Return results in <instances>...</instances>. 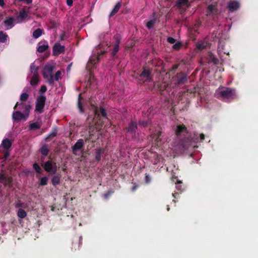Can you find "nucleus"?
I'll return each mask as SVG.
<instances>
[{"label": "nucleus", "instance_id": "obj_19", "mask_svg": "<svg viewBox=\"0 0 258 258\" xmlns=\"http://www.w3.org/2000/svg\"><path fill=\"white\" fill-rule=\"evenodd\" d=\"M15 22V19L13 18H9L4 21V24L7 27V29L12 28L14 26V23Z\"/></svg>", "mask_w": 258, "mask_h": 258}, {"label": "nucleus", "instance_id": "obj_20", "mask_svg": "<svg viewBox=\"0 0 258 258\" xmlns=\"http://www.w3.org/2000/svg\"><path fill=\"white\" fill-rule=\"evenodd\" d=\"M137 127V125L136 122H132L129 124V126L127 128V133L128 134L134 135L135 133Z\"/></svg>", "mask_w": 258, "mask_h": 258}, {"label": "nucleus", "instance_id": "obj_2", "mask_svg": "<svg viewBox=\"0 0 258 258\" xmlns=\"http://www.w3.org/2000/svg\"><path fill=\"white\" fill-rule=\"evenodd\" d=\"M216 96L218 98L224 101L232 99L235 95V91L229 88L219 87L216 91Z\"/></svg>", "mask_w": 258, "mask_h": 258}, {"label": "nucleus", "instance_id": "obj_9", "mask_svg": "<svg viewBox=\"0 0 258 258\" xmlns=\"http://www.w3.org/2000/svg\"><path fill=\"white\" fill-rule=\"evenodd\" d=\"M29 19L27 13L24 10H22L20 11L19 15L15 19V21L16 23H21Z\"/></svg>", "mask_w": 258, "mask_h": 258}, {"label": "nucleus", "instance_id": "obj_13", "mask_svg": "<svg viewBox=\"0 0 258 258\" xmlns=\"http://www.w3.org/2000/svg\"><path fill=\"white\" fill-rule=\"evenodd\" d=\"M194 0H178L176 6L178 8L186 9L190 6V4Z\"/></svg>", "mask_w": 258, "mask_h": 258}, {"label": "nucleus", "instance_id": "obj_24", "mask_svg": "<svg viewBox=\"0 0 258 258\" xmlns=\"http://www.w3.org/2000/svg\"><path fill=\"white\" fill-rule=\"evenodd\" d=\"M104 152V150L101 148H99L96 150L95 159L98 161L101 160V157L102 153Z\"/></svg>", "mask_w": 258, "mask_h": 258}, {"label": "nucleus", "instance_id": "obj_46", "mask_svg": "<svg viewBox=\"0 0 258 258\" xmlns=\"http://www.w3.org/2000/svg\"><path fill=\"white\" fill-rule=\"evenodd\" d=\"M20 2H23L27 4H31L32 2V0H18Z\"/></svg>", "mask_w": 258, "mask_h": 258}, {"label": "nucleus", "instance_id": "obj_48", "mask_svg": "<svg viewBox=\"0 0 258 258\" xmlns=\"http://www.w3.org/2000/svg\"><path fill=\"white\" fill-rule=\"evenodd\" d=\"M73 0H67V4L69 6H71L73 4Z\"/></svg>", "mask_w": 258, "mask_h": 258}, {"label": "nucleus", "instance_id": "obj_50", "mask_svg": "<svg viewBox=\"0 0 258 258\" xmlns=\"http://www.w3.org/2000/svg\"><path fill=\"white\" fill-rule=\"evenodd\" d=\"M111 193L112 192H108L107 194L104 195V198L105 199L107 198L111 194Z\"/></svg>", "mask_w": 258, "mask_h": 258}, {"label": "nucleus", "instance_id": "obj_31", "mask_svg": "<svg viewBox=\"0 0 258 258\" xmlns=\"http://www.w3.org/2000/svg\"><path fill=\"white\" fill-rule=\"evenodd\" d=\"M216 7L215 6H213L212 5H210L208 7V15H211V14H213L214 12L216 11Z\"/></svg>", "mask_w": 258, "mask_h": 258}, {"label": "nucleus", "instance_id": "obj_27", "mask_svg": "<svg viewBox=\"0 0 258 258\" xmlns=\"http://www.w3.org/2000/svg\"><path fill=\"white\" fill-rule=\"evenodd\" d=\"M51 182L53 185H56L60 182V176L58 175L54 176L52 179Z\"/></svg>", "mask_w": 258, "mask_h": 258}, {"label": "nucleus", "instance_id": "obj_30", "mask_svg": "<svg viewBox=\"0 0 258 258\" xmlns=\"http://www.w3.org/2000/svg\"><path fill=\"white\" fill-rule=\"evenodd\" d=\"M18 216L20 218H24L26 216V212L22 209H20L19 210H18Z\"/></svg>", "mask_w": 258, "mask_h": 258}, {"label": "nucleus", "instance_id": "obj_51", "mask_svg": "<svg viewBox=\"0 0 258 258\" xmlns=\"http://www.w3.org/2000/svg\"><path fill=\"white\" fill-rule=\"evenodd\" d=\"M200 139L201 141H203L204 139V135L202 134L200 135Z\"/></svg>", "mask_w": 258, "mask_h": 258}, {"label": "nucleus", "instance_id": "obj_44", "mask_svg": "<svg viewBox=\"0 0 258 258\" xmlns=\"http://www.w3.org/2000/svg\"><path fill=\"white\" fill-rule=\"evenodd\" d=\"M47 90V88L44 85H43L41 86L40 89V92L41 93H44Z\"/></svg>", "mask_w": 258, "mask_h": 258}, {"label": "nucleus", "instance_id": "obj_36", "mask_svg": "<svg viewBox=\"0 0 258 258\" xmlns=\"http://www.w3.org/2000/svg\"><path fill=\"white\" fill-rule=\"evenodd\" d=\"M81 95L80 94L79 96V98H78V108H79V111L83 113V112H84V110L83 109L82 105L81 104Z\"/></svg>", "mask_w": 258, "mask_h": 258}, {"label": "nucleus", "instance_id": "obj_28", "mask_svg": "<svg viewBox=\"0 0 258 258\" xmlns=\"http://www.w3.org/2000/svg\"><path fill=\"white\" fill-rule=\"evenodd\" d=\"M208 45V43L206 41H202L197 45V48L201 50L205 48Z\"/></svg>", "mask_w": 258, "mask_h": 258}, {"label": "nucleus", "instance_id": "obj_7", "mask_svg": "<svg viewBox=\"0 0 258 258\" xmlns=\"http://www.w3.org/2000/svg\"><path fill=\"white\" fill-rule=\"evenodd\" d=\"M44 168L46 171L50 174H55L57 170V167L56 163L51 161H47L44 164Z\"/></svg>", "mask_w": 258, "mask_h": 258}, {"label": "nucleus", "instance_id": "obj_12", "mask_svg": "<svg viewBox=\"0 0 258 258\" xmlns=\"http://www.w3.org/2000/svg\"><path fill=\"white\" fill-rule=\"evenodd\" d=\"M229 11L232 12L238 10L240 7V3L237 1H231L227 5Z\"/></svg>", "mask_w": 258, "mask_h": 258}, {"label": "nucleus", "instance_id": "obj_49", "mask_svg": "<svg viewBox=\"0 0 258 258\" xmlns=\"http://www.w3.org/2000/svg\"><path fill=\"white\" fill-rule=\"evenodd\" d=\"M5 6L4 0H0V6L4 7Z\"/></svg>", "mask_w": 258, "mask_h": 258}, {"label": "nucleus", "instance_id": "obj_22", "mask_svg": "<svg viewBox=\"0 0 258 258\" xmlns=\"http://www.w3.org/2000/svg\"><path fill=\"white\" fill-rule=\"evenodd\" d=\"M9 40L8 35L5 32L0 31V42L5 43Z\"/></svg>", "mask_w": 258, "mask_h": 258}, {"label": "nucleus", "instance_id": "obj_14", "mask_svg": "<svg viewBox=\"0 0 258 258\" xmlns=\"http://www.w3.org/2000/svg\"><path fill=\"white\" fill-rule=\"evenodd\" d=\"M64 51V47L57 43L54 44L53 47V54L54 55H58Z\"/></svg>", "mask_w": 258, "mask_h": 258}, {"label": "nucleus", "instance_id": "obj_40", "mask_svg": "<svg viewBox=\"0 0 258 258\" xmlns=\"http://www.w3.org/2000/svg\"><path fill=\"white\" fill-rule=\"evenodd\" d=\"M28 95L26 93H22L20 96V99L22 101H26L28 99Z\"/></svg>", "mask_w": 258, "mask_h": 258}, {"label": "nucleus", "instance_id": "obj_15", "mask_svg": "<svg viewBox=\"0 0 258 258\" xmlns=\"http://www.w3.org/2000/svg\"><path fill=\"white\" fill-rule=\"evenodd\" d=\"M12 181V178L10 176L3 174H0V182L5 185H10Z\"/></svg>", "mask_w": 258, "mask_h": 258}, {"label": "nucleus", "instance_id": "obj_32", "mask_svg": "<svg viewBox=\"0 0 258 258\" xmlns=\"http://www.w3.org/2000/svg\"><path fill=\"white\" fill-rule=\"evenodd\" d=\"M40 151H41V154L44 156L47 155V154L48 153V148L46 145L43 146L41 147Z\"/></svg>", "mask_w": 258, "mask_h": 258}, {"label": "nucleus", "instance_id": "obj_16", "mask_svg": "<svg viewBox=\"0 0 258 258\" xmlns=\"http://www.w3.org/2000/svg\"><path fill=\"white\" fill-rule=\"evenodd\" d=\"M48 48V43L45 41H40L38 44L37 51L39 52H43L46 51Z\"/></svg>", "mask_w": 258, "mask_h": 258}, {"label": "nucleus", "instance_id": "obj_34", "mask_svg": "<svg viewBox=\"0 0 258 258\" xmlns=\"http://www.w3.org/2000/svg\"><path fill=\"white\" fill-rule=\"evenodd\" d=\"M62 74V71H58L53 76V81H57L60 79V75Z\"/></svg>", "mask_w": 258, "mask_h": 258}, {"label": "nucleus", "instance_id": "obj_56", "mask_svg": "<svg viewBox=\"0 0 258 258\" xmlns=\"http://www.w3.org/2000/svg\"><path fill=\"white\" fill-rule=\"evenodd\" d=\"M90 84H91V83L89 81H88L87 85H90Z\"/></svg>", "mask_w": 258, "mask_h": 258}, {"label": "nucleus", "instance_id": "obj_57", "mask_svg": "<svg viewBox=\"0 0 258 258\" xmlns=\"http://www.w3.org/2000/svg\"><path fill=\"white\" fill-rule=\"evenodd\" d=\"M8 155H8V154H7H7H6V155H5V157H6V158H7V157L8 156Z\"/></svg>", "mask_w": 258, "mask_h": 258}, {"label": "nucleus", "instance_id": "obj_35", "mask_svg": "<svg viewBox=\"0 0 258 258\" xmlns=\"http://www.w3.org/2000/svg\"><path fill=\"white\" fill-rule=\"evenodd\" d=\"M155 23V20H151L148 21L146 24V26L148 29H151L153 27Z\"/></svg>", "mask_w": 258, "mask_h": 258}, {"label": "nucleus", "instance_id": "obj_39", "mask_svg": "<svg viewBox=\"0 0 258 258\" xmlns=\"http://www.w3.org/2000/svg\"><path fill=\"white\" fill-rule=\"evenodd\" d=\"M33 167H34V169L35 170V171L37 173H40L41 172V169L40 167L37 163H34L33 164Z\"/></svg>", "mask_w": 258, "mask_h": 258}, {"label": "nucleus", "instance_id": "obj_11", "mask_svg": "<svg viewBox=\"0 0 258 258\" xmlns=\"http://www.w3.org/2000/svg\"><path fill=\"white\" fill-rule=\"evenodd\" d=\"M104 51H101V53L98 52H97V56H91L90 58L89 59L88 63H87V68L88 69L91 70L94 67L96 63L98 61L99 58V56L103 53Z\"/></svg>", "mask_w": 258, "mask_h": 258}, {"label": "nucleus", "instance_id": "obj_55", "mask_svg": "<svg viewBox=\"0 0 258 258\" xmlns=\"http://www.w3.org/2000/svg\"><path fill=\"white\" fill-rule=\"evenodd\" d=\"M71 66V64H70L68 66V68H67V70H70Z\"/></svg>", "mask_w": 258, "mask_h": 258}, {"label": "nucleus", "instance_id": "obj_29", "mask_svg": "<svg viewBox=\"0 0 258 258\" xmlns=\"http://www.w3.org/2000/svg\"><path fill=\"white\" fill-rule=\"evenodd\" d=\"M42 30L40 29H37L35 30L33 33V37L34 38H38L42 35Z\"/></svg>", "mask_w": 258, "mask_h": 258}, {"label": "nucleus", "instance_id": "obj_43", "mask_svg": "<svg viewBox=\"0 0 258 258\" xmlns=\"http://www.w3.org/2000/svg\"><path fill=\"white\" fill-rule=\"evenodd\" d=\"M167 41L169 43L171 44H173L175 42V39L171 37H169L167 38Z\"/></svg>", "mask_w": 258, "mask_h": 258}, {"label": "nucleus", "instance_id": "obj_41", "mask_svg": "<svg viewBox=\"0 0 258 258\" xmlns=\"http://www.w3.org/2000/svg\"><path fill=\"white\" fill-rule=\"evenodd\" d=\"M180 183H181V181H180V180L177 181V183H176V188L178 190H180L181 188V185L180 184Z\"/></svg>", "mask_w": 258, "mask_h": 258}, {"label": "nucleus", "instance_id": "obj_4", "mask_svg": "<svg viewBox=\"0 0 258 258\" xmlns=\"http://www.w3.org/2000/svg\"><path fill=\"white\" fill-rule=\"evenodd\" d=\"M54 66L51 64H46L42 71L43 76L44 79L48 81V82L51 84L53 82V76L52 75Z\"/></svg>", "mask_w": 258, "mask_h": 258}, {"label": "nucleus", "instance_id": "obj_8", "mask_svg": "<svg viewBox=\"0 0 258 258\" xmlns=\"http://www.w3.org/2000/svg\"><path fill=\"white\" fill-rule=\"evenodd\" d=\"M46 101V97L43 95L39 96L37 99L36 110L41 113L43 110Z\"/></svg>", "mask_w": 258, "mask_h": 258}, {"label": "nucleus", "instance_id": "obj_59", "mask_svg": "<svg viewBox=\"0 0 258 258\" xmlns=\"http://www.w3.org/2000/svg\"><path fill=\"white\" fill-rule=\"evenodd\" d=\"M172 180L174 181V177H172Z\"/></svg>", "mask_w": 258, "mask_h": 258}, {"label": "nucleus", "instance_id": "obj_52", "mask_svg": "<svg viewBox=\"0 0 258 258\" xmlns=\"http://www.w3.org/2000/svg\"><path fill=\"white\" fill-rule=\"evenodd\" d=\"M140 124L144 126H145L147 125V123H144V122H140Z\"/></svg>", "mask_w": 258, "mask_h": 258}, {"label": "nucleus", "instance_id": "obj_6", "mask_svg": "<svg viewBox=\"0 0 258 258\" xmlns=\"http://www.w3.org/2000/svg\"><path fill=\"white\" fill-rule=\"evenodd\" d=\"M38 68L36 67L34 63H32L30 66L31 74H32V78L30 81L31 85H36L39 82V75L38 74Z\"/></svg>", "mask_w": 258, "mask_h": 258}, {"label": "nucleus", "instance_id": "obj_47", "mask_svg": "<svg viewBox=\"0 0 258 258\" xmlns=\"http://www.w3.org/2000/svg\"><path fill=\"white\" fill-rule=\"evenodd\" d=\"M145 180L147 183H149L151 181V177L149 175H146L145 177Z\"/></svg>", "mask_w": 258, "mask_h": 258}, {"label": "nucleus", "instance_id": "obj_42", "mask_svg": "<svg viewBox=\"0 0 258 258\" xmlns=\"http://www.w3.org/2000/svg\"><path fill=\"white\" fill-rule=\"evenodd\" d=\"M210 58H211V60L214 63H217L218 61V60L215 58L214 56H213V55L212 54H210Z\"/></svg>", "mask_w": 258, "mask_h": 258}, {"label": "nucleus", "instance_id": "obj_21", "mask_svg": "<svg viewBox=\"0 0 258 258\" xmlns=\"http://www.w3.org/2000/svg\"><path fill=\"white\" fill-rule=\"evenodd\" d=\"M185 131L186 128L183 125H179L176 127L175 133L177 136H180L181 133H185Z\"/></svg>", "mask_w": 258, "mask_h": 258}, {"label": "nucleus", "instance_id": "obj_45", "mask_svg": "<svg viewBox=\"0 0 258 258\" xmlns=\"http://www.w3.org/2000/svg\"><path fill=\"white\" fill-rule=\"evenodd\" d=\"M180 44L179 43H177L173 45V47L175 49H178L180 47Z\"/></svg>", "mask_w": 258, "mask_h": 258}, {"label": "nucleus", "instance_id": "obj_25", "mask_svg": "<svg viewBox=\"0 0 258 258\" xmlns=\"http://www.w3.org/2000/svg\"><path fill=\"white\" fill-rule=\"evenodd\" d=\"M120 7H121L120 3H117L116 4V5L115 6V7H114V8L112 10V11H111V13L110 14V16H112L114 14H115L118 11V10H119Z\"/></svg>", "mask_w": 258, "mask_h": 258}, {"label": "nucleus", "instance_id": "obj_26", "mask_svg": "<svg viewBox=\"0 0 258 258\" xmlns=\"http://www.w3.org/2000/svg\"><path fill=\"white\" fill-rule=\"evenodd\" d=\"M41 126V123L39 122L32 123L29 125V128L31 130L39 128Z\"/></svg>", "mask_w": 258, "mask_h": 258}, {"label": "nucleus", "instance_id": "obj_23", "mask_svg": "<svg viewBox=\"0 0 258 258\" xmlns=\"http://www.w3.org/2000/svg\"><path fill=\"white\" fill-rule=\"evenodd\" d=\"M161 133L159 132H157L156 134L155 133L151 135V137L157 143V145H159V142L161 141Z\"/></svg>", "mask_w": 258, "mask_h": 258}, {"label": "nucleus", "instance_id": "obj_10", "mask_svg": "<svg viewBox=\"0 0 258 258\" xmlns=\"http://www.w3.org/2000/svg\"><path fill=\"white\" fill-rule=\"evenodd\" d=\"M120 43V36L119 35L114 36L112 39V44H110L109 47L112 46L113 51L112 52V55H114L119 50V44Z\"/></svg>", "mask_w": 258, "mask_h": 258}, {"label": "nucleus", "instance_id": "obj_1", "mask_svg": "<svg viewBox=\"0 0 258 258\" xmlns=\"http://www.w3.org/2000/svg\"><path fill=\"white\" fill-rule=\"evenodd\" d=\"M19 108L23 110V112L19 111H14L13 113V118L15 120L19 121L21 120H26L28 118L29 114V107L26 105L24 103H21L18 104L17 103L14 107V109Z\"/></svg>", "mask_w": 258, "mask_h": 258}, {"label": "nucleus", "instance_id": "obj_54", "mask_svg": "<svg viewBox=\"0 0 258 258\" xmlns=\"http://www.w3.org/2000/svg\"><path fill=\"white\" fill-rule=\"evenodd\" d=\"M136 187L137 186L136 185L134 186V187L132 188V190L134 191L136 189Z\"/></svg>", "mask_w": 258, "mask_h": 258}, {"label": "nucleus", "instance_id": "obj_53", "mask_svg": "<svg viewBox=\"0 0 258 258\" xmlns=\"http://www.w3.org/2000/svg\"><path fill=\"white\" fill-rule=\"evenodd\" d=\"M198 137L197 138L194 139V141H193V142L195 143L198 142Z\"/></svg>", "mask_w": 258, "mask_h": 258}, {"label": "nucleus", "instance_id": "obj_58", "mask_svg": "<svg viewBox=\"0 0 258 258\" xmlns=\"http://www.w3.org/2000/svg\"><path fill=\"white\" fill-rule=\"evenodd\" d=\"M175 194H172L173 197H174V198H175Z\"/></svg>", "mask_w": 258, "mask_h": 258}, {"label": "nucleus", "instance_id": "obj_17", "mask_svg": "<svg viewBox=\"0 0 258 258\" xmlns=\"http://www.w3.org/2000/svg\"><path fill=\"white\" fill-rule=\"evenodd\" d=\"M12 141L8 139H4L2 141V145L0 147L1 149L4 148V149H8L12 146Z\"/></svg>", "mask_w": 258, "mask_h": 258}, {"label": "nucleus", "instance_id": "obj_18", "mask_svg": "<svg viewBox=\"0 0 258 258\" xmlns=\"http://www.w3.org/2000/svg\"><path fill=\"white\" fill-rule=\"evenodd\" d=\"M83 144H84L83 140H82V139L79 140L77 142V143L74 145V146L72 147L73 151L74 153H75L76 152L79 151L82 147Z\"/></svg>", "mask_w": 258, "mask_h": 258}, {"label": "nucleus", "instance_id": "obj_33", "mask_svg": "<svg viewBox=\"0 0 258 258\" xmlns=\"http://www.w3.org/2000/svg\"><path fill=\"white\" fill-rule=\"evenodd\" d=\"M56 134H57L56 130H55L53 131L51 133H50L48 135L47 137L46 138V140L47 141H49L50 140H51L53 137H54L56 135Z\"/></svg>", "mask_w": 258, "mask_h": 258}, {"label": "nucleus", "instance_id": "obj_38", "mask_svg": "<svg viewBox=\"0 0 258 258\" xmlns=\"http://www.w3.org/2000/svg\"><path fill=\"white\" fill-rule=\"evenodd\" d=\"M150 76V73L149 71L144 70L141 74V77H146L148 78Z\"/></svg>", "mask_w": 258, "mask_h": 258}, {"label": "nucleus", "instance_id": "obj_37", "mask_svg": "<svg viewBox=\"0 0 258 258\" xmlns=\"http://www.w3.org/2000/svg\"><path fill=\"white\" fill-rule=\"evenodd\" d=\"M48 178L46 177H42L40 179V184L41 185H45L47 183Z\"/></svg>", "mask_w": 258, "mask_h": 258}, {"label": "nucleus", "instance_id": "obj_5", "mask_svg": "<svg viewBox=\"0 0 258 258\" xmlns=\"http://www.w3.org/2000/svg\"><path fill=\"white\" fill-rule=\"evenodd\" d=\"M189 146L186 143H183V141H180L177 144L175 143L172 145V150L173 153L172 155L175 156L176 155L182 153L185 150L188 149Z\"/></svg>", "mask_w": 258, "mask_h": 258}, {"label": "nucleus", "instance_id": "obj_3", "mask_svg": "<svg viewBox=\"0 0 258 258\" xmlns=\"http://www.w3.org/2000/svg\"><path fill=\"white\" fill-rule=\"evenodd\" d=\"M92 110L94 114L93 119L95 123L102 126L105 121L108 120L105 110L102 107L98 109L95 106L92 107Z\"/></svg>", "mask_w": 258, "mask_h": 258}]
</instances>
